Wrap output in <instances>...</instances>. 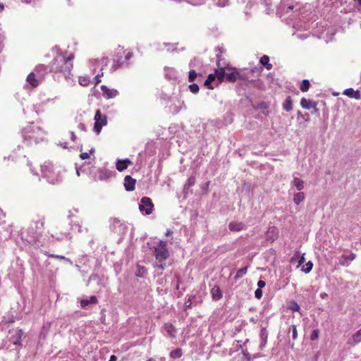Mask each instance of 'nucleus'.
Here are the masks:
<instances>
[{"label": "nucleus", "mask_w": 361, "mask_h": 361, "mask_svg": "<svg viewBox=\"0 0 361 361\" xmlns=\"http://www.w3.org/2000/svg\"><path fill=\"white\" fill-rule=\"evenodd\" d=\"M23 135L25 140L37 143L42 140L43 131L39 126L30 123L23 129Z\"/></svg>", "instance_id": "nucleus-4"}, {"label": "nucleus", "mask_w": 361, "mask_h": 361, "mask_svg": "<svg viewBox=\"0 0 361 361\" xmlns=\"http://www.w3.org/2000/svg\"><path fill=\"white\" fill-rule=\"evenodd\" d=\"M255 296L257 299H260L262 297V290L260 288H257L255 292Z\"/></svg>", "instance_id": "nucleus-35"}, {"label": "nucleus", "mask_w": 361, "mask_h": 361, "mask_svg": "<svg viewBox=\"0 0 361 361\" xmlns=\"http://www.w3.org/2000/svg\"><path fill=\"white\" fill-rule=\"evenodd\" d=\"M94 130L97 134H99L103 126L107 124L106 116L102 114L101 111L98 109L94 115Z\"/></svg>", "instance_id": "nucleus-5"}, {"label": "nucleus", "mask_w": 361, "mask_h": 361, "mask_svg": "<svg viewBox=\"0 0 361 361\" xmlns=\"http://www.w3.org/2000/svg\"><path fill=\"white\" fill-rule=\"evenodd\" d=\"M361 342V329L356 331L348 340V343L355 345Z\"/></svg>", "instance_id": "nucleus-16"}, {"label": "nucleus", "mask_w": 361, "mask_h": 361, "mask_svg": "<svg viewBox=\"0 0 361 361\" xmlns=\"http://www.w3.org/2000/svg\"><path fill=\"white\" fill-rule=\"evenodd\" d=\"M172 233H173V232H172V231H171V230L168 229V230L166 231V235H167V236H168V235H170Z\"/></svg>", "instance_id": "nucleus-48"}, {"label": "nucleus", "mask_w": 361, "mask_h": 361, "mask_svg": "<svg viewBox=\"0 0 361 361\" xmlns=\"http://www.w3.org/2000/svg\"><path fill=\"white\" fill-rule=\"evenodd\" d=\"M71 139L72 141L75 142L76 140V135L73 132H71Z\"/></svg>", "instance_id": "nucleus-43"}, {"label": "nucleus", "mask_w": 361, "mask_h": 361, "mask_svg": "<svg viewBox=\"0 0 361 361\" xmlns=\"http://www.w3.org/2000/svg\"><path fill=\"white\" fill-rule=\"evenodd\" d=\"M291 329H292V333H293V336H292L293 339L295 340L298 338V331H297L296 326L292 325Z\"/></svg>", "instance_id": "nucleus-33"}, {"label": "nucleus", "mask_w": 361, "mask_h": 361, "mask_svg": "<svg viewBox=\"0 0 361 361\" xmlns=\"http://www.w3.org/2000/svg\"><path fill=\"white\" fill-rule=\"evenodd\" d=\"M154 256L157 262V267L164 270L165 269V261L169 257V252L166 247V242L159 240L158 245L154 247Z\"/></svg>", "instance_id": "nucleus-3"}, {"label": "nucleus", "mask_w": 361, "mask_h": 361, "mask_svg": "<svg viewBox=\"0 0 361 361\" xmlns=\"http://www.w3.org/2000/svg\"><path fill=\"white\" fill-rule=\"evenodd\" d=\"M42 66H43L42 65H39V66H38L36 68V69L40 68H42Z\"/></svg>", "instance_id": "nucleus-56"}, {"label": "nucleus", "mask_w": 361, "mask_h": 361, "mask_svg": "<svg viewBox=\"0 0 361 361\" xmlns=\"http://www.w3.org/2000/svg\"><path fill=\"white\" fill-rule=\"evenodd\" d=\"M257 286H258V288H264L265 286H266V283L265 281H262V280H259L257 283Z\"/></svg>", "instance_id": "nucleus-38"}, {"label": "nucleus", "mask_w": 361, "mask_h": 361, "mask_svg": "<svg viewBox=\"0 0 361 361\" xmlns=\"http://www.w3.org/2000/svg\"><path fill=\"white\" fill-rule=\"evenodd\" d=\"M132 57V54L130 52L127 53L126 55V59L129 60Z\"/></svg>", "instance_id": "nucleus-46"}, {"label": "nucleus", "mask_w": 361, "mask_h": 361, "mask_svg": "<svg viewBox=\"0 0 361 361\" xmlns=\"http://www.w3.org/2000/svg\"><path fill=\"white\" fill-rule=\"evenodd\" d=\"M26 80L29 84H30L33 87H36L39 85V81L36 79L35 74L34 73H30L27 76Z\"/></svg>", "instance_id": "nucleus-19"}, {"label": "nucleus", "mask_w": 361, "mask_h": 361, "mask_svg": "<svg viewBox=\"0 0 361 361\" xmlns=\"http://www.w3.org/2000/svg\"><path fill=\"white\" fill-rule=\"evenodd\" d=\"M356 258V255L353 252H350V255H342L339 257V264L341 267H348L350 264V262L353 261Z\"/></svg>", "instance_id": "nucleus-10"}, {"label": "nucleus", "mask_w": 361, "mask_h": 361, "mask_svg": "<svg viewBox=\"0 0 361 361\" xmlns=\"http://www.w3.org/2000/svg\"><path fill=\"white\" fill-rule=\"evenodd\" d=\"M113 63H114V64L112 66V68H111V71H112L116 70L120 66V63L115 64V61H114Z\"/></svg>", "instance_id": "nucleus-40"}, {"label": "nucleus", "mask_w": 361, "mask_h": 361, "mask_svg": "<svg viewBox=\"0 0 361 361\" xmlns=\"http://www.w3.org/2000/svg\"><path fill=\"white\" fill-rule=\"evenodd\" d=\"M116 360H117V357L116 355H113L110 357L109 361H116Z\"/></svg>", "instance_id": "nucleus-44"}, {"label": "nucleus", "mask_w": 361, "mask_h": 361, "mask_svg": "<svg viewBox=\"0 0 361 361\" xmlns=\"http://www.w3.org/2000/svg\"><path fill=\"white\" fill-rule=\"evenodd\" d=\"M107 61H109L108 60V58H106V59H104L103 60V63H105V65H106V62H107Z\"/></svg>", "instance_id": "nucleus-52"}, {"label": "nucleus", "mask_w": 361, "mask_h": 361, "mask_svg": "<svg viewBox=\"0 0 361 361\" xmlns=\"http://www.w3.org/2000/svg\"><path fill=\"white\" fill-rule=\"evenodd\" d=\"M189 89H190V92L192 93H197L199 92V90H200L199 86L195 83H192V84L190 85Z\"/></svg>", "instance_id": "nucleus-31"}, {"label": "nucleus", "mask_w": 361, "mask_h": 361, "mask_svg": "<svg viewBox=\"0 0 361 361\" xmlns=\"http://www.w3.org/2000/svg\"><path fill=\"white\" fill-rule=\"evenodd\" d=\"M305 261V256H304V254L300 257V259H299V265H302Z\"/></svg>", "instance_id": "nucleus-41"}, {"label": "nucleus", "mask_w": 361, "mask_h": 361, "mask_svg": "<svg viewBox=\"0 0 361 361\" xmlns=\"http://www.w3.org/2000/svg\"><path fill=\"white\" fill-rule=\"evenodd\" d=\"M247 270V267H243L238 270L236 275L235 276V279L241 278L244 275L246 274Z\"/></svg>", "instance_id": "nucleus-27"}, {"label": "nucleus", "mask_w": 361, "mask_h": 361, "mask_svg": "<svg viewBox=\"0 0 361 361\" xmlns=\"http://www.w3.org/2000/svg\"><path fill=\"white\" fill-rule=\"evenodd\" d=\"M183 355L182 350L180 348H176L170 353V357L171 359L180 358Z\"/></svg>", "instance_id": "nucleus-24"}, {"label": "nucleus", "mask_w": 361, "mask_h": 361, "mask_svg": "<svg viewBox=\"0 0 361 361\" xmlns=\"http://www.w3.org/2000/svg\"><path fill=\"white\" fill-rule=\"evenodd\" d=\"M354 1L357 2V4L361 6V0H354Z\"/></svg>", "instance_id": "nucleus-54"}, {"label": "nucleus", "mask_w": 361, "mask_h": 361, "mask_svg": "<svg viewBox=\"0 0 361 361\" xmlns=\"http://www.w3.org/2000/svg\"><path fill=\"white\" fill-rule=\"evenodd\" d=\"M98 302L97 298L94 295L91 296L89 300L82 299L80 300V306L82 308H85L90 304H97Z\"/></svg>", "instance_id": "nucleus-17"}, {"label": "nucleus", "mask_w": 361, "mask_h": 361, "mask_svg": "<svg viewBox=\"0 0 361 361\" xmlns=\"http://www.w3.org/2000/svg\"><path fill=\"white\" fill-rule=\"evenodd\" d=\"M211 293L214 300H219L222 298V292L220 288L217 286L212 288Z\"/></svg>", "instance_id": "nucleus-18"}, {"label": "nucleus", "mask_w": 361, "mask_h": 361, "mask_svg": "<svg viewBox=\"0 0 361 361\" xmlns=\"http://www.w3.org/2000/svg\"><path fill=\"white\" fill-rule=\"evenodd\" d=\"M154 209V204L152 200L148 197H143L140 200L139 204V209L142 212H145L146 215H149L152 213Z\"/></svg>", "instance_id": "nucleus-6"}, {"label": "nucleus", "mask_w": 361, "mask_h": 361, "mask_svg": "<svg viewBox=\"0 0 361 361\" xmlns=\"http://www.w3.org/2000/svg\"><path fill=\"white\" fill-rule=\"evenodd\" d=\"M80 157L82 159H87L90 157V155L87 152H83V153H81L80 155Z\"/></svg>", "instance_id": "nucleus-39"}, {"label": "nucleus", "mask_w": 361, "mask_h": 361, "mask_svg": "<svg viewBox=\"0 0 361 361\" xmlns=\"http://www.w3.org/2000/svg\"><path fill=\"white\" fill-rule=\"evenodd\" d=\"M261 339H262V345H265L267 341L268 334L265 329H262L261 331Z\"/></svg>", "instance_id": "nucleus-28"}, {"label": "nucleus", "mask_w": 361, "mask_h": 361, "mask_svg": "<svg viewBox=\"0 0 361 361\" xmlns=\"http://www.w3.org/2000/svg\"><path fill=\"white\" fill-rule=\"evenodd\" d=\"M163 329L166 333V335L172 340L176 339L178 329L171 323L166 322L164 324Z\"/></svg>", "instance_id": "nucleus-7"}, {"label": "nucleus", "mask_w": 361, "mask_h": 361, "mask_svg": "<svg viewBox=\"0 0 361 361\" xmlns=\"http://www.w3.org/2000/svg\"><path fill=\"white\" fill-rule=\"evenodd\" d=\"M132 164L133 162L129 159H119L116 161V167L118 171H123Z\"/></svg>", "instance_id": "nucleus-14"}, {"label": "nucleus", "mask_w": 361, "mask_h": 361, "mask_svg": "<svg viewBox=\"0 0 361 361\" xmlns=\"http://www.w3.org/2000/svg\"><path fill=\"white\" fill-rule=\"evenodd\" d=\"M101 90L103 97L107 99L115 98L118 94V90L111 89L106 85H102Z\"/></svg>", "instance_id": "nucleus-8"}, {"label": "nucleus", "mask_w": 361, "mask_h": 361, "mask_svg": "<svg viewBox=\"0 0 361 361\" xmlns=\"http://www.w3.org/2000/svg\"><path fill=\"white\" fill-rule=\"evenodd\" d=\"M300 105L305 109H313L316 111H317V102H316L313 100L307 99L306 98L303 97L300 100Z\"/></svg>", "instance_id": "nucleus-12"}, {"label": "nucleus", "mask_w": 361, "mask_h": 361, "mask_svg": "<svg viewBox=\"0 0 361 361\" xmlns=\"http://www.w3.org/2000/svg\"><path fill=\"white\" fill-rule=\"evenodd\" d=\"M228 228L231 231L238 232L246 228L244 223L238 221H231L228 224Z\"/></svg>", "instance_id": "nucleus-13"}, {"label": "nucleus", "mask_w": 361, "mask_h": 361, "mask_svg": "<svg viewBox=\"0 0 361 361\" xmlns=\"http://www.w3.org/2000/svg\"><path fill=\"white\" fill-rule=\"evenodd\" d=\"M283 109L286 111H290L293 109V99L290 96H288L283 104Z\"/></svg>", "instance_id": "nucleus-20"}, {"label": "nucleus", "mask_w": 361, "mask_h": 361, "mask_svg": "<svg viewBox=\"0 0 361 361\" xmlns=\"http://www.w3.org/2000/svg\"><path fill=\"white\" fill-rule=\"evenodd\" d=\"M61 146L63 147V148L64 149H67L68 148V146H67V144L66 143H64L63 145H61Z\"/></svg>", "instance_id": "nucleus-51"}, {"label": "nucleus", "mask_w": 361, "mask_h": 361, "mask_svg": "<svg viewBox=\"0 0 361 361\" xmlns=\"http://www.w3.org/2000/svg\"><path fill=\"white\" fill-rule=\"evenodd\" d=\"M74 55L70 54L68 57L59 55L54 58L50 64V71L54 74H61L66 78L71 75V70L73 67V60Z\"/></svg>", "instance_id": "nucleus-1"}, {"label": "nucleus", "mask_w": 361, "mask_h": 361, "mask_svg": "<svg viewBox=\"0 0 361 361\" xmlns=\"http://www.w3.org/2000/svg\"><path fill=\"white\" fill-rule=\"evenodd\" d=\"M293 312H298L300 310V306L295 302H293L290 307Z\"/></svg>", "instance_id": "nucleus-34"}, {"label": "nucleus", "mask_w": 361, "mask_h": 361, "mask_svg": "<svg viewBox=\"0 0 361 361\" xmlns=\"http://www.w3.org/2000/svg\"><path fill=\"white\" fill-rule=\"evenodd\" d=\"M319 329H314L312 331L311 335H310V339L312 341H315L319 338Z\"/></svg>", "instance_id": "nucleus-30"}, {"label": "nucleus", "mask_w": 361, "mask_h": 361, "mask_svg": "<svg viewBox=\"0 0 361 361\" xmlns=\"http://www.w3.org/2000/svg\"><path fill=\"white\" fill-rule=\"evenodd\" d=\"M51 237L56 238L57 240H63L64 239L71 240V235L70 233H67L61 231L59 228H56L52 231L51 233Z\"/></svg>", "instance_id": "nucleus-9"}, {"label": "nucleus", "mask_w": 361, "mask_h": 361, "mask_svg": "<svg viewBox=\"0 0 361 361\" xmlns=\"http://www.w3.org/2000/svg\"><path fill=\"white\" fill-rule=\"evenodd\" d=\"M78 127H79L81 130H85V125H84V124H82V123H80V124L78 126Z\"/></svg>", "instance_id": "nucleus-47"}, {"label": "nucleus", "mask_w": 361, "mask_h": 361, "mask_svg": "<svg viewBox=\"0 0 361 361\" xmlns=\"http://www.w3.org/2000/svg\"><path fill=\"white\" fill-rule=\"evenodd\" d=\"M260 63L266 68L267 70L269 71L272 68V64L269 63V57L267 55H264L260 59Z\"/></svg>", "instance_id": "nucleus-21"}, {"label": "nucleus", "mask_w": 361, "mask_h": 361, "mask_svg": "<svg viewBox=\"0 0 361 361\" xmlns=\"http://www.w3.org/2000/svg\"><path fill=\"white\" fill-rule=\"evenodd\" d=\"M4 9V6L3 4H0V13L2 12Z\"/></svg>", "instance_id": "nucleus-49"}, {"label": "nucleus", "mask_w": 361, "mask_h": 361, "mask_svg": "<svg viewBox=\"0 0 361 361\" xmlns=\"http://www.w3.org/2000/svg\"><path fill=\"white\" fill-rule=\"evenodd\" d=\"M305 200V194L302 192H299L294 195L293 202L295 204L298 205Z\"/></svg>", "instance_id": "nucleus-22"}, {"label": "nucleus", "mask_w": 361, "mask_h": 361, "mask_svg": "<svg viewBox=\"0 0 361 361\" xmlns=\"http://www.w3.org/2000/svg\"><path fill=\"white\" fill-rule=\"evenodd\" d=\"M47 256L49 257H51V258L65 259V257H63V256L56 255H54V254H49V255H47Z\"/></svg>", "instance_id": "nucleus-36"}, {"label": "nucleus", "mask_w": 361, "mask_h": 361, "mask_svg": "<svg viewBox=\"0 0 361 361\" xmlns=\"http://www.w3.org/2000/svg\"><path fill=\"white\" fill-rule=\"evenodd\" d=\"M239 76V72L235 70L230 73H226L224 68H219L216 69L214 73L208 75L207 80H204V86L208 87L209 89H214V87L212 85V82H215V86H218L223 82L224 78L229 82H235Z\"/></svg>", "instance_id": "nucleus-2"}, {"label": "nucleus", "mask_w": 361, "mask_h": 361, "mask_svg": "<svg viewBox=\"0 0 361 361\" xmlns=\"http://www.w3.org/2000/svg\"><path fill=\"white\" fill-rule=\"evenodd\" d=\"M179 286H180V281L179 280L178 281V283L176 285V289H179Z\"/></svg>", "instance_id": "nucleus-55"}, {"label": "nucleus", "mask_w": 361, "mask_h": 361, "mask_svg": "<svg viewBox=\"0 0 361 361\" xmlns=\"http://www.w3.org/2000/svg\"><path fill=\"white\" fill-rule=\"evenodd\" d=\"M293 183L298 190H302L304 188V181L299 178H294Z\"/></svg>", "instance_id": "nucleus-23"}, {"label": "nucleus", "mask_w": 361, "mask_h": 361, "mask_svg": "<svg viewBox=\"0 0 361 361\" xmlns=\"http://www.w3.org/2000/svg\"><path fill=\"white\" fill-rule=\"evenodd\" d=\"M136 180L128 175L124 178V187L126 191H133L135 188Z\"/></svg>", "instance_id": "nucleus-11"}, {"label": "nucleus", "mask_w": 361, "mask_h": 361, "mask_svg": "<svg viewBox=\"0 0 361 361\" xmlns=\"http://www.w3.org/2000/svg\"><path fill=\"white\" fill-rule=\"evenodd\" d=\"M343 94L348 96L350 98H353L355 99H361V94L359 90L355 91L353 88H348L344 90Z\"/></svg>", "instance_id": "nucleus-15"}, {"label": "nucleus", "mask_w": 361, "mask_h": 361, "mask_svg": "<svg viewBox=\"0 0 361 361\" xmlns=\"http://www.w3.org/2000/svg\"><path fill=\"white\" fill-rule=\"evenodd\" d=\"M23 2H25V3H30L31 0H21Z\"/></svg>", "instance_id": "nucleus-53"}, {"label": "nucleus", "mask_w": 361, "mask_h": 361, "mask_svg": "<svg viewBox=\"0 0 361 361\" xmlns=\"http://www.w3.org/2000/svg\"><path fill=\"white\" fill-rule=\"evenodd\" d=\"M194 183H195V178H193V177L189 178L188 180L187 185L190 187V186L194 185Z\"/></svg>", "instance_id": "nucleus-37"}, {"label": "nucleus", "mask_w": 361, "mask_h": 361, "mask_svg": "<svg viewBox=\"0 0 361 361\" xmlns=\"http://www.w3.org/2000/svg\"><path fill=\"white\" fill-rule=\"evenodd\" d=\"M327 295H327L326 293L321 294V297H322V298H326V297H327Z\"/></svg>", "instance_id": "nucleus-50"}, {"label": "nucleus", "mask_w": 361, "mask_h": 361, "mask_svg": "<svg viewBox=\"0 0 361 361\" xmlns=\"http://www.w3.org/2000/svg\"><path fill=\"white\" fill-rule=\"evenodd\" d=\"M78 82L82 86H87L90 84V79L87 77H79Z\"/></svg>", "instance_id": "nucleus-29"}, {"label": "nucleus", "mask_w": 361, "mask_h": 361, "mask_svg": "<svg viewBox=\"0 0 361 361\" xmlns=\"http://www.w3.org/2000/svg\"><path fill=\"white\" fill-rule=\"evenodd\" d=\"M196 77H197V73L195 71L192 70L189 72L188 79H189L190 82L193 81L196 78Z\"/></svg>", "instance_id": "nucleus-32"}, {"label": "nucleus", "mask_w": 361, "mask_h": 361, "mask_svg": "<svg viewBox=\"0 0 361 361\" xmlns=\"http://www.w3.org/2000/svg\"><path fill=\"white\" fill-rule=\"evenodd\" d=\"M313 267V264L312 262H308L305 266H303L301 269V271L305 274H308L311 271Z\"/></svg>", "instance_id": "nucleus-26"}, {"label": "nucleus", "mask_w": 361, "mask_h": 361, "mask_svg": "<svg viewBox=\"0 0 361 361\" xmlns=\"http://www.w3.org/2000/svg\"><path fill=\"white\" fill-rule=\"evenodd\" d=\"M212 1H214V4L219 6H221L223 5V4L221 3V0H212Z\"/></svg>", "instance_id": "nucleus-42"}, {"label": "nucleus", "mask_w": 361, "mask_h": 361, "mask_svg": "<svg viewBox=\"0 0 361 361\" xmlns=\"http://www.w3.org/2000/svg\"><path fill=\"white\" fill-rule=\"evenodd\" d=\"M94 79H95V82H94L95 85H97L98 83H99L101 81L100 79L99 78V75L95 76Z\"/></svg>", "instance_id": "nucleus-45"}, {"label": "nucleus", "mask_w": 361, "mask_h": 361, "mask_svg": "<svg viewBox=\"0 0 361 361\" xmlns=\"http://www.w3.org/2000/svg\"><path fill=\"white\" fill-rule=\"evenodd\" d=\"M310 87V82L308 80L305 79L302 81V84L300 87V89L302 92H305L309 90Z\"/></svg>", "instance_id": "nucleus-25"}, {"label": "nucleus", "mask_w": 361, "mask_h": 361, "mask_svg": "<svg viewBox=\"0 0 361 361\" xmlns=\"http://www.w3.org/2000/svg\"><path fill=\"white\" fill-rule=\"evenodd\" d=\"M152 359H149V360H147V361H152Z\"/></svg>", "instance_id": "nucleus-57"}]
</instances>
